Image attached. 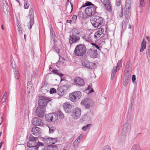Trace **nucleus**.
<instances>
[{
	"instance_id": "31",
	"label": "nucleus",
	"mask_w": 150,
	"mask_h": 150,
	"mask_svg": "<svg viewBox=\"0 0 150 150\" xmlns=\"http://www.w3.org/2000/svg\"><path fill=\"white\" fill-rule=\"evenodd\" d=\"M146 42L144 40H143L142 42L141 48L140 50L141 52L143 51L145 49L146 47Z\"/></svg>"
},
{
	"instance_id": "59",
	"label": "nucleus",
	"mask_w": 150,
	"mask_h": 150,
	"mask_svg": "<svg viewBox=\"0 0 150 150\" xmlns=\"http://www.w3.org/2000/svg\"><path fill=\"white\" fill-rule=\"evenodd\" d=\"M27 150H38V147L35 148L33 147L31 148H28L27 149Z\"/></svg>"
},
{
	"instance_id": "64",
	"label": "nucleus",
	"mask_w": 150,
	"mask_h": 150,
	"mask_svg": "<svg viewBox=\"0 0 150 150\" xmlns=\"http://www.w3.org/2000/svg\"><path fill=\"white\" fill-rule=\"evenodd\" d=\"M70 3L71 4V11L69 12V13H70L73 10V4L71 2H70Z\"/></svg>"
},
{
	"instance_id": "28",
	"label": "nucleus",
	"mask_w": 150,
	"mask_h": 150,
	"mask_svg": "<svg viewBox=\"0 0 150 150\" xmlns=\"http://www.w3.org/2000/svg\"><path fill=\"white\" fill-rule=\"evenodd\" d=\"M13 69L14 74L15 78L17 79H19L20 78V76L17 68L13 67Z\"/></svg>"
},
{
	"instance_id": "46",
	"label": "nucleus",
	"mask_w": 150,
	"mask_h": 150,
	"mask_svg": "<svg viewBox=\"0 0 150 150\" xmlns=\"http://www.w3.org/2000/svg\"><path fill=\"white\" fill-rule=\"evenodd\" d=\"M29 140H31L33 141H38V139L36 137H34L33 136H31L29 137Z\"/></svg>"
},
{
	"instance_id": "42",
	"label": "nucleus",
	"mask_w": 150,
	"mask_h": 150,
	"mask_svg": "<svg viewBox=\"0 0 150 150\" xmlns=\"http://www.w3.org/2000/svg\"><path fill=\"white\" fill-rule=\"evenodd\" d=\"M52 50L57 53H59L60 49L58 47L54 46L52 47Z\"/></svg>"
},
{
	"instance_id": "21",
	"label": "nucleus",
	"mask_w": 150,
	"mask_h": 150,
	"mask_svg": "<svg viewBox=\"0 0 150 150\" xmlns=\"http://www.w3.org/2000/svg\"><path fill=\"white\" fill-rule=\"evenodd\" d=\"M40 90L42 93L45 94L48 91L49 88L48 86L46 84H42L40 88Z\"/></svg>"
},
{
	"instance_id": "38",
	"label": "nucleus",
	"mask_w": 150,
	"mask_h": 150,
	"mask_svg": "<svg viewBox=\"0 0 150 150\" xmlns=\"http://www.w3.org/2000/svg\"><path fill=\"white\" fill-rule=\"evenodd\" d=\"M50 142L51 144H53L55 143L57 141V138L50 137Z\"/></svg>"
},
{
	"instance_id": "56",
	"label": "nucleus",
	"mask_w": 150,
	"mask_h": 150,
	"mask_svg": "<svg viewBox=\"0 0 150 150\" xmlns=\"http://www.w3.org/2000/svg\"><path fill=\"white\" fill-rule=\"evenodd\" d=\"M136 80V76L134 75H133L132 77V81L133 83L135 82V80Z\"/></svg>"
},
{
	"instance_id": "52",
	"label": "nucleus",
	"mask_w": 150,
	"mask_h": 150,
	"mask_svg": "<svg viewBox=\"0 0 150 150\" xmlns=\"http://www.w3.org/2000/svg\"><path fill=\"white\" fill-rule=\"evenodd\" d=\"M122 61L121 60H120L119 61L117 64V66L118 67H122Z\"/></svg>"
},
{
	"instance_id": "34",
	"label": "nucleus",
	"mask_w": 150,
	"mask_h": 150,
	"mask_svg": "<svg viewBox=\"0 0 150 150\" xmlns=\"http://www.w3.org/2000/svg\"><path fill=\"white\" fill-rule=\"evenodd\" d=\"M97 50H94L93 51L92 53L91 54V57L93 58H96L97 57L98 54L97 53Z\"/></svg>"
},
{
	"instance_id": "27",
	"label": "nucleus",
	"mask_w": 150,
	"mask_h": 150,
	"mask_svg": "<svg viewBox=\"0 0 150 150\" xmlns=\"http://www.w3.org/2000/svg\"><path fill=\"white\" fill-rule=\"evenodd\" d=\"M85 92L87 94H89L94 92L91 84L88 85L87 88L85 89Z\"/></svg>"
},
{
	"instance_id": "25",
	"label": "nucleus",
	"mask_w": 150,
	"mask_h": 150,
	"mask_svg": "<svg viewBox=\"0 0 150 150\" xmlns=\"http://www.w3.org/2000/svg\"><path fill=\"white\" fill-rule=\"evenodd\" d=\"M58 147L55 145H48L45 146L43 150H58Z\"/></svg>"
},
{
	"instance_id": "16",
	"label": "nucleus",
	"mask_w": 150,
	"mask_h": 150,
	"mask_svg": "<svg viewBox=\"0 0 150 150\" xmlns=\"http://www.w3.org/2000/svg\"><path fill=\"white\" fill-rule=\"evenodd\" d=\"M63 107L65 111L67 113L71 112L72 107L67 102L63 104Z\"/></svg>"
},
{
	"instance_id": "2",
	"label": "nucleus",
	"mask_w": 150,
	"mask_h": 150,
	"mask_svg": "<svg viewBox=\"0 0 150 150\" xmlns=\"http://www.w3.org/2000/svg\"><path fill=\"white\" fill-rule=\"evenodd\" d=\"M92 25L95 28L101 27L103 24V19L98 16H92L90 19Z\"/></svg>"
},
{
	"instance_id": "54",
	"label": "nucleus",
	"mask_w": 150,
	"mask_h": 150,
	"mask_svg": "<svg viewBox=\"0 0 150 150\" xmlns=\"http://www.w3.org/2000/svg\"><path fill=\"white\" fill-rule=\"evenodd\" d=\"M117 67L115 66V67H113V69H112V72H113V73H116L117 72Z\"/></svg>"
},
{
	"instance_id": "6",
	"label": "nucleus",
	"mask_w": 150,
	"mask_h": 150,
	"mask_svg": "<svg viewBox=\"0 0 150 150\" xmlns=\"http://www.w3.org/2000/svg\"><path fill=\"white\" fill-rule=\"evenodd\" d=\"M39 99L38 100V104L39 107H44L47 105V103L49 102L50 100L48 98L40 96H39Z\"/></svg>"
},
{
	"instance_id": "1",
	"label": "nucleus",
	"mask_w": 150,
	"mask_h": 150,
	"mask_svg": "<svg viewBox=\"0 0 150 150\" xmlns=\"http://www.w3.org/2000/svg\"><path fill=\"white\" fill-rule=\"evenodd\" d=\"M84 45L80 44L76 46L74 50V53L76 56H81L80 61L83 67H84V57L83 56L84 53Z\"/></svg>"
},
{
	"instance_id": "63",
	"label": "nucleus",
	"mask_w": 150,
	"mask_h": 150,
	"mask_svg": "<svg viewBox=\"0 0 150 150\" xmlns=\"http://www.w3.org/2000/svg\"><path fill=\"white\" fill-rule=\"evenodd\" d=\"M54 130L51 129H50L49 128V133H52L54 132Z\"/></svg>"
},
{
	"instance_id": "26",
	"label": "nucleus",
	"mask_w": 150,
	"mask_h": 150,
	"mask_svg": "<svg viewBox=\"0 0 150 150\" xmlns=\"http://www.w3.org/2000/svg\"><path fill=\"white\" fill-rule=\"evenodd\" d=\"M57 93L59 96H61L66 94V92L64 90V88L60 86L57 88Z\"/></svg>"
},
{
	"instance_id": "20",
	"label": "nucleus",
	"mask_w": 150,
	"mask_h": 150,
	"mask_svg": "<svg viewBox=\"0 0 150 150\" xmlns=\"http://www.w3.org/2000/svg\"><path fill=\"white\" fill-rule=\"evenodd\" d=\"M84 134L83 133L81 134L76 139L73 143V145L74 147L76 146L79 144V143L80 142L81 140L82 139L84 136Z\"/></svg>"
},
{
	"instance_id": "57",
	"label": "nucleus",
	"mask_w": 150,
	"mask_h": 150,
	"mask_svg": "<svg viewBox=\"0 0 150 150\" xmlns=\"http://www.w3.org/2000/svg\"><path fill=\"white\" fill-rule=\"evenodd\" d=\"M93 51V50L90 49L87 52V54H88L91 57V54L92 53Z\"/></svg>"
},
{
	"instance_id": "39",
	"label": "nucleus",
	"mask_w": 150,
	"mask_h": 150,
	"mask_svg": "<svg viewBox=\"0 0 150 150\" xmlns=\"http://www.w3.org/2000/svg\"><path fill=\"white\" fill-rule=\"evenodd\" d=\"M92 125L91 124H87L86 126H85V131H87L88 132L89 131L90 127H92Z\"/></svg>"
},
{
	"instance_id": "15",
	"label": "nucleus",
	"mask_w": 150,
	"mask_h": 150,
	"mask_svg": "<svg viewBox=\"0 0 150 150\" xmlns=\"http://www.w3.org/2000/svg\"><path fill=\"white\" fill-rule=\"evenodd\" d=\"M94 105V102L89 98H86L85 99V108L86 109H89L91 107Z\"/></svg>"
},
{
	"instance_id": "35",
	"label": "nucleus",
	"mask_w": 150,
	"mask_h": 150,
	"mask_svg": "<svg viewBox=\"0 0 150 150\" xmlns=\"http://www.w3.org/2000/svg\"><path fill=\"white\" fill-rule=\"evenodd\" d=\"M57 112V113L56 114L58 117H59L60 119H63L64 117V114L61 111H59Z\"/></svg>"
},
{
	"instance_id": "5",
	"label": "nucleus",
	"mask_w": 150,
	"mask_h": 150,
	"mask_svg": "<svg viewBox=\"0 0 150 150\" xmlns=\"http://www.w3.org/2000/svg\"><path fill=\"white\" fill-rule=\"evenodd\" d=\"M81 96V93L80 91L74 92L69 94L70 99L73 102L77 101L80 98Z\"/></svg>"
},
{
	"instance_id": "23",
	"label": "nucleus",
	"mask_w": 150,
	"mask_h": 150,
	"mask_svg": "<svg viewBox=\"0 0 150 150\" xmlns=\"http://www.w3.org/2000/svg\"><path fill=\"white\" fill-rule=\"evenodd\" d=\"M132 68V64L129 62H128L126 65L125 72H129V74L131 73Z\"/></svg>"
},
{
	"instance_id": "44",
	"label": "nucleus",
	"mask_w": 150,
	"mask_h": 150,
	"mask_svg": "<svg viewBox=\"0 0 150 150\" xmlns=\"http://www.w3.org/2000/svg\"><path fill=\"white\" fill-rule=\"evenodd\" d=\"M101 34L97 31L94 34V38L96 39L99 38Z\"/></svg>"
},
{
	"instance_id": "33",
	"label": "nucleus",
	"mask_w": 150,
	"mask_h": 150,
	"mask_svg": "<svg viewBox=\"0 0 150 150\" xmlns=\"http://www.w3.org/2000/svg\"><path fill=\"white\" fill-rule=\"evenodd\" d=\"M124 76L125 79L129 80L131 77V73L129 74V72H125Z\"/></svg>"
},
{
	"instance_id": "8",
	"label": "nucleus",
	"mask_w": 150,
	"mask_h": 150,
	"mask_svg": "<svg viewBox=\"0 0 150 150\" xmlns=\"http://www.w3.org/2000/svg\"><path fill=\"white\" fill-rule=\"evenodd\" d=\"M81 114V109L79 108H76L73 111L71 115L73 118L77 119L80 118Z\"/></svg>"
},
{
	"instance_id": "30",
	"label": "nucleus",
	"mask_w": 150,
	"mask_h": 150,
	"mask_svg": "<svg viewBox=\"0 0 150 150\" xmlns=\"http://www.w3.org/2000/svg\"><path fill=\"white\" fill-rule=\"evenodd\" d=\"M52 72L53 74L58 75L60 77H62L63 76V74L57 69H53Z\"/></svg>"
},
{
	"instance_id": "4",
	"label": "nucleus",
	"mask_w": 150,
	"mask_h": 150,
	"mask_svg": "<svg viewBox=\"0 0 150 150\" xmlns=\"http://www.w3.org/2000/svg\"><path fill=\"white\" fill-rule=\"evenodd\" d=\"M131 0H126L125 7L124 16L125 19L128 20L131 16Z\"/></svg>"
},
{
	"instance_id": "60",
	"label": "nucleus",
	"mask_w": 150,
	"mask_h": 150,
	"mask_svg": "<svg viewBox=\"0 0 150 150\" xmlns=\"http://www.w3.org/2000/svg\"><path fill=\"white\" fill-rule=\"evenodd\" d=\"M115 73L112 72L111 74V79H113L115 77Z\"/></svg>"
},
{
	"instance_id": "32",
	"label": "nucleus",
	"mask_w": 150,
	"mask_h": 150,
	"mask_svg": "<svg viewBox=\"0 0 150 150\" xmlns=\"http://www.w3.org/2000/svg\"><path fill=\"white\" fill-rule=\"evenodd\" d=\"M146 55L148 62H150V46L147 47L146 51Z\"/></svg>"
},
{
	"instance_id": "10",
	"label": "nucleus",
	"mask_w": 150,
	"mask_h": 150,
	"mask_svg": "<svg viewBox=\"0 0 150 150\" xmlns=\"http://www.w3.org/2000/svg\"><path fill=\"white\" fill-rule=\"evenodd\" d=\"M132 124L131 120H128L124 125L123 128V131L125 133L129 134L130 132Z\"/></svg>"
},
{
	"instance_id": "18",
	"label": "nucleus",
	"mask_w": 150,
	"mask_h": 150,
	"mask_svg": "<svg viewBox=\"0 0 150 150\" xmlns=\"http://www.w3.org/2000/svg\"><path fill=\"white\" fill-rule=\"evenodd\" d=\"M74 82L76 85L79 86H82L84 84L83 80L79 77H76L74 79Z\"/></svg>"
},
{
	"instance_id": "17",
	"label": "nucleus",
	"mask_w": 150,
	"mask_h": 150,
	"mask_svg": "<svg viewBox=\"0 0 150 150\" xmlns=\"http://www.w3.org/2000/svg\"><path fill=\"white\" fill-rule=\"evenodd\" d=\"M40 129L38 127L34 126L33 127L31 130L32 134L36 136H39L40 135Z\"/></svg>"
},
{
	"instance_id": "41",
	"label": "nucleus",
	"mask_w": 150,
	"mask_h": 150,
	"mask_svg": "<svg viewBox=\"0 0 150 150\" xmlns=\"http://www.w3.org/2000/svg\"><path fill=\"white\" fill-rule=\"evenodd\" d=\"M64 58L60 56L59 57V61L56 63V64H59V63H63L64 62Z\"/></svg>"
},
{
	"instance_id": "62",
	"label": "nucleus",
	"mask_w": 150,
	"mask_h": 150,
	"mask_svg": "<svg viewBox=\"0 0 150 150\" xmlns=\"http://www.w3.org/2000/svg\"><path fill=\"white\" fill-rule=\"evenodd\" d=\"M7 93L6 92H5L4 93V95L3 96V98H4V99H6V96H7Z\"/></svg>"
},
{
	"instance_id": "49",
	"label": "nucleus",
	"mask_w": 150,
	"mask_h": 150,
	"mask_svg": "<svg viewBox=\"0 0 150 150\" xmlns=\"http://www.w3.org/2000/svg\"><path fill=\"white\" fill-rule=\"evenodd\" d=\"M102 150H111V148L108 145H106L104 147Z\"/></svg>"
},
{
	"instance_id": "7",
	"label": "nucleus",
	"mask_w": 150,
	"mask_h": 150,
	"mask_svg": "<svg viewBox=\"0 0 150 150\" xmlns=\"http://www.w3.org/2000/svg\"><path fill=\"white\" fill-rule=\"evenodd\" d=\"M46 120L48 122H55L58 119L57 115L55 113H52L47 114L45 116Z\"/></svg>"
},
{
	"instance_id": "29",
	"label": "nucleus",
	"mask_w": 150,
	"mask_h": 150,
	"mask_svg": "<svg viewBox=\"0 0 150 150\" xmlns=\"http://www.w3.org/2000/svg\"><path fill=\"white\" fill-rule=\"evenodd\" d=\"M103 4L108 10L109 11H110L111 10V4L108 0V1L105 2V3H103Z\"/></svg>"
},
{
	"instance_id": "61",
	"label": "nucleus",
	"mask_w": 150,
	"mask_h": 150,
	"mask_svg": "<svg viewBox=\"0 0 150 150\" xmlns=\"http://www.w3.org/2000/svg\"><path fill=\"white\" fill-rule=\"evenodd\" d=\"M77 16L76 15H74L73 16L72 18L76 21L77 19Z\"/></svg>"
},
{
	"instance_id": "53",
	"label": "nucleus",
	"mask_w": 150,
	"mask_h": 150,
	"mask_svg": "<svg viewBox=\"0 0 150 150\" xmlns=\"http://www.w3.org/2000/svg\"><path fill=\"white\" fill-rule=\"evenodd\" d=\"M104 30L103 28H99L98 30L97 31L98 32H99L101 35L102 34L103 32L104 31Z\"/></svg>"
},
{
	"instance_id": "22",
	"label": "nucleus",
	"mask_w": 150,
	"mask_h": 150,
	"mask_svg": "<svg viewBox=\"0 0 150 150\" xmlns=\"http://www.w3.org/2000/svg\"><path fill=\"white\" fill-rule=\"evenodd\" d=\"M27 147L31 148L34 147V148L37 147V142L33 141L31 140H29L27 144Z\"/></svg>"
},
{
	"instance_id": "37",
	"label": "nucleus",
	"mask_w": 150,
	"mask_h": 150,
	"mask_svg": "<svg viewBox=\"0 0 150 150\" xmlns=\"http://www.w3.org/2000/svg\"><path fill=\"white\" fill-rule=\"evenodd\" d=\"M131 150H141V149L138 145L135 144L133 146Z\"/></svg>"
},
{
	"instance_id": "47",
	"label": "nucleus",
	"mask_w": 150,
	"mask_h": 150,
	"mask_svg": "<svg viewBox=\"0 0 150 150\" xmlns=\"http://www.w3.org/2000/svg\"><path fill=\"white\" fill-rule=\"evenodd\" d=\"M18 30L19 32V33L21 34H22L23 33V32L22 31V28L21 27V25H19V23H18Z\"/></svg>"
},
{
	"instance_id": "3",
	"label": "nucleus",
	"mask_w": 150,
	"mask_h": 150,
	"mask_svg": "<svg viewBox=\"0 0 150 150\" xmlns=\"http://www.w3.org/2000/svg\"><path fill=\"white\" fill-rule=\"evenodd\" d=\"M91 6L88 7L85 9V13L87 17L92 16L96 12V8L91 2L86 1L85 3V7Z\"/></svg>"
},
{
	"instance_id": "19",
	"label": "nucleus",
	"mask_w": 150,
	"mask_h": 150,
	"mask_svg": "<svg viewBox=\"0 0 150 150\" xmlns=\"http://www.w3.org/2000/svg\"><path fill=\"white\" fill-rule=\"evenodd\" d=\"M96 65L94 63L90 62L88 61H85V67L89 69H93L96 68Z\"/></svg>"
},
{
	"instance_id": "11",
	"label": "nucleus",
	"mask_w": 150,
	"mask_h": 150,
	"mask_svg": "<svg viewBox=\"0 0 150 150\" xmlns=\"http://www.w3.org/2000/svg\"><path fill=\"white\" fill-rule=\"evenodd\" d=\"M69 42L70 44V47H71V45L74 43H76L80 39V38L75 35L72 34L69 36Z\"/></svg>"
},
{
	"instance_id": "40",
	"label": "nucleus",
	"mask_w": 150,
	"mask_h": 150,
	"mask_svg": "<svg viewBox=\"0 0 150 150\" xmlns=\"http://www.w3.org/2000/svg\"><path fill=\"white\" fill-rule=\"evenodd\" d=\"M29 6V4L28 3V0L24 1V8L25 9H28Z\"/></svg>"
},
{
	"instance_id": "13",
	"label": "nucleus",
	"mask_w": 150,
	"mask_h": 150,
	"mask_svg": "<svg viewBox=\"0 0 150 150\" xmlns=\"http://www.w3.org/2000/svg\"><path fill=\"white\" fill-rule=\"evenodd\" d=\"M45 108L44 107H38L36 109V112L40 117H42L45 114Z\"/></svg>"
},
{
	"instance_id": "50",
	"label": "nucleus",
	"mask_w": 150,
	"mask_h": 150,
	"mask_svg": "<svg viewBox=\"0 0 150 150\" xmlns=\"http://www.w3.org/2000/svg\"><path fill=\"white\" fill-rule=\"evenodd\" d=\"M129 82V80H126L125 79H124V81L123 82V85L124 86H127L128 85V83Z\"/></svg>"
},
{
	"instance_id": "55",
	"label": "nucleus",
	"mask_w": 150,
	"mask_h": 150,
	"mask_svg": "<svg viewBox=\"0 0 150 150\" xmlns=\"http://www.w3.org/2000/svg\"><path fill=\"white\" fill-rule=\"evenodd\" d=\"M121 3V0H116V4L117 6H120Z\"/></svg>"
},
{
	"instance_id": "14",
	"label": "nucleus",
	"mask_w": 150,
	"mask_h": 150,
	"mask_svg": "<svg viewBox=\"0 0 150 150\" xmlns=\"http://www.w3.org/2000/svg\"><path fill=\"white\" fill-rule=\"evenodd\" d=\"M32 124L35 126H42L43 123L42 121L39 118L35 117L33 119Z\"/></svg>"
},
{
	"instance_id": "45",
	"label": "nucleus",
	"mask_w": 150,
	"mask_h": 150,
	"mask_svg": "<svg viewBox=\"0 0 150 150\" xmlns=\"http://www.w3.org/2000/svg\"><path fill=\"white\" fill-rule=\"evenodd\" d=\"M61 87L62 88H64V90L66 92V91L69 88V85H65L61 86Z\"/></svg>"
},
{
	"instance_id": "24",
	"label": "nucleus",
	"mask_w": 150,
	"mask_h": 150,
	"mask_svg": "<svg viewBox=\"0 0 150 150\" xmlns=\"http://www.w3.org/2000/svg\"><path fill=\"white\" fill-rule=\"evenodd\" d=\"M40 139L43 141L44 143L46 144H50L51 142H50V137H47L45 136L44 137H40Z\"/></svg>"
},
{
	"instance_id": "58",
	"label": "nucleus",
	"mask_w": 150,
	"mask_h": 150,
	"mask_svg": "<svg viewBox=\"0 0 150 150\" xmlns=\"http://www.w3.org/2000/svg\"><path fill=\"white\" fill-rule=\"evenodd\" d=\"M91 44L95 47L98 50H99L100 48L98 45H97L96 44L94 43H91Z\"/></svg>"
},
{
	"instance_id": "9",
	"label": "nucleus",
	"mask_w": 150,
	"mask_h": 150,
	"mask_svg": "<svg viewBox=\"0 0 150 150\" xmlns=\"http://www.w3.org/2000/svg\"><path fill=\"white\" fill-rule=\"evenodd\" d=\"M28 15L30 17V22L29 23V25H28L29 28L30 29L34 23V13L33 8H31L30 10Z\"/></svg>"
},
{
	"instance_id": "43",
	"label": "nucleus",
	"mask_w": 150,
	"mask_h": 150,
	"mask_svg": "<svg viewBox=\"0 0 150 150\" xmlns=\"http://www.w3.org/2000/svg\"><path fill=\"white\" fill-rule=\"evenodd\" d=\"M139 1L140 7H144L145 4V0H139Z\"/></svg>"
},
{
	"instance_id": "51",
	"label": "nucleus",
	"mask_w": 150,
	"mask_h": 150,
	"mask_svg": "<svg viewBox=\"0 0 150 150\" xmlns=\"http://www.w3.org/2000/svg\"><path fill=\"white\" fill-rule=\"evenodd\" d=\"M50 93L51 94H52L56 93V89L54 88H52L50 89Z\"/></svg>"
},
{
	"instance_id": "36",
	"label": "nucleus",
	"mask_w": 150,
	"mask_h": 150,
	"mask_svg": "<svg viewBox=\"0 0 150 150\" xmlns=\"http://www.w3.org/2000/svg\"><path fill=\"white\" fill-rule=\"evenodd\" d=\"M72 34L79 35L80 34V30L76 28H73L72 31Z\"/></svg>"
},
{
	"instance_id": "12",
	"label": "nucleus",
	"mask_w": 150,
	"mask_h": 150,
	"mask_svg": "<svg viewBox=\"0 0 150 150\" xmlns=\"http://www.w3.org/2000/svg\"><path fill=\"white\" fill-rule=\"evenodd\" d=\"M84 7V4H83L82 6L80 8L78 15V16L80 20L81 21L82 24L83 23L84 9L83 8Z\"/></svg>"
},
{
	"instance_id": "48",
	"label": "nucleus",
	"mask_w": 150,
	"mask_h": 150,
	"mask_svg": "<svg viewBox=\"0 0 150 150\" xmlns=\"http://www.w3.org/2000/svg\"><path fill=\"white\" fill-rule=\"evenodd\" d=\"M44 146V144L43 143L40 142L38 140L37 141V146L38 147V148L40 146Z\"/></svg>"
}]
</instances>
